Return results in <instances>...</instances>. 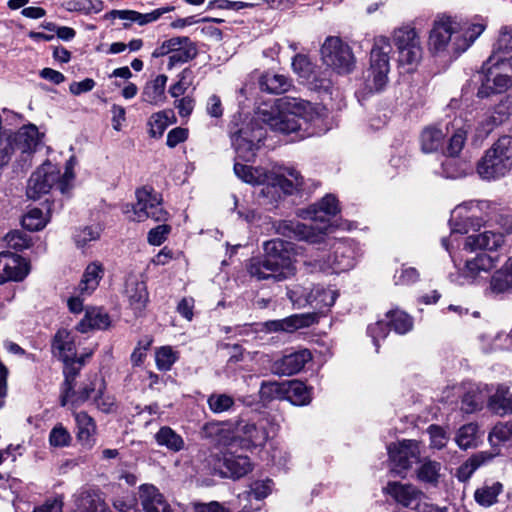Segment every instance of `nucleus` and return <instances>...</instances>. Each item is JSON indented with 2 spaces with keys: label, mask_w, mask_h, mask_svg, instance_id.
Returning a JSON list of instances; mask_svg holds the SVG:
<instances>
[{
  "label": "nucleus",
  "mask_w": 512,
  "mask_h": 512,
  "mask_svg": "<svg viewBox=\"0 0 512 512\" xmlns=\"http://www.w3.org/2000/svg\"><path fill=\"white\" fill-rule=\"evenodd\" d=\"M276 108V112L259 110L255 124L262 123L273 131L293 135V141L313 134L310 124L318 118V113L310 102L285 96L277 99Z\"/></svg>",
  "instance_id": "1"
},
{
  "label": "nucleus",
  "mask_w": 512,
  "mask_h": 512,
  "mask_svg": "<svg viewBox=\"0 0 512 512\" xmlns=\"http://www.w3.org/2000/svg\"><path fill=\"white\" fill-rule=\"evenodd\" d=\"M483 24L467 25L456 17L438 14L429 32L428 47L434 55L457 57L483 33Z\"/></svg>",
  "instance_id": "2"
},
{
  "label": "nucleus",
  "mask_w": 512,
  "mask_h": 512,
  "mask_svg": "<svg viewBox=\"0 0 512 512\" xmlns=\"http://www.w3.org/2000/svg\"><path fill=\"white\" fill-rule=\"evenodd\" d=\"M264 257L250 259L248 272L258 280L282 281L295 273L294 247L291 242L272 239L264 243Z\"/></svg>",
  "instance_id": "3"
},
{
  "label": "nucleus",
  "mask_w": 512,
  "mask_h": 512,
  "mask_svg": "<svg viewBox=\"0 0 512 512\" xmlns=\"http://www.w3.org/2000/svg\"><path fill=\"white\" fill-rule=\"evenodd\" d=\"M392 45L386 36L374 38L370 52V65L364 75V90L367 94L382 91L388 83L390 72V53Z\"/></svg>",
  "instance_id": "4"
},
{
  "label": "nucleus",
  "mask_w": 512,
  "mask_h": 512,
  "mask_svg": "<svg viewBox=\"0 0 512 512\" xmlns=\"http://www.w3.org/2000/svg\"><path fill=\"white\" fill-rule=\"evenodd\" d=\"M512 169V137L503 135L485 151L477 164V173L484 180L504 177Z\"/></svg>",
  "instance_id": "5"
},
{
  "label": "nucleus",
  "mask_w": 512,
  "mask_h": 512,
  "mask_svg": "<svg viewBox=\"0 0 512 512\" xmlns=\"http://www.w3.org/2000/svg\"><path fill=\"white\" fill-rule=\"evenodd\" d=\"M267 425L268 422L264 420L255 423L239 419L233 425L232 436L224 444L233 447L239 442V445L246 449L262 447L270 437L271 431L268 430Z\"/></svg>",
  "instance_id": "6"
},
{
  "label": "nucleus",
  "mask_w": 512,
  "mask_h": 512,
  "mask_svg": "<svg viewBox=\"0 0 512 512\" xmlns=\"http://www.w3.org/2000/svg\"><path fill=\"white\" fill-rule=\"evenodd\" d=\"M322 62L339 74H348L355 67L351 47L339 37L326 38L321 47Z\"/></svg>",
  "instance_id": "7"
},
{
  "label": "nucleus",
  "mask_w": 512,
  "mask_h": 512,
  "mask_svg": "<svg viewBox=\"0 0 512 512\" xmlns=\"http://www.w3.org/2000/svg\"><path fill=\"white\" fill-rule=\"evenodd\" d=\"M490 208L488 201H471L457 206L451 213V233L466 234L470 229H478L485 222L482 212Z\"/></svg>",
  "instance_id": "8"
},
{
  "label": "nucleus",
  "mask_w": 512,
  "mask_h": 512,
  "mask_svg": "<svg viewBox=\"0 0 512 512\" xmlns=\"http://www.w3.org/2000/svg\"><path fill=\"white\" fill-rule=\"evenodd\" d=\"M394 45L399 53V63L416 65L423 54L420 37L416 29L410 25L401 26L392 34Z\"/></svg>",
  "instance_id": "9"
},
{
  "label": "nucleus",
  "mask_w": 512,
  "mask_h": 512,
  "mask_svg": "<svg viewBox=\"0 0 512 512\" xmlns=\"http://www.w3.org/2000/svg\"><path fill=\"white\" fill-rule=\"evenodd\" d=\"M137 202L133 206L134 220L138 222L149 218L156 222H165L169 213L162 206V198L151 187H142L136 191Z\"/></svg>",
  "instance_id": "10"
},
{
  "label": "nucleus",
  "mask_w": 512,
  "mask_h": 512,
  "mask_svg": "<svg viewBox=\"0 0 512 512\" xmlns=\"http://www.w3.org/2000/svg\"><path fill=\"white\" fill-rule=\"evenodd\" d=\"M387 449L391 470L398 475L404 474L414 463L420 462L419 444L415 440L393 443Z\"/></svg>",
  "instance_id": "11"
},
{
  "label": "nucleus",
  "mask_w": 512,
  "mask_h": 512,
  "mask_svg": "<svg viewBox=\"0 0 512 512\" xmlns=\"http://www.w3.org/2000/svg\"><path fill=\"white\" fill-rule=\"evenodd\" d=\"M274 227L276 232L284 237L305 240L309 243L321 242L327 229L326 225L314 227L293 220L278 221Z\"/></svg>",
  "instance_id": "12"
},
{
  "label": "nucleus",
  "mask_w": 512,
  "mask_h": 512,
  "mask_svg": "<svg viewBox=\"0 0 512 512\" xmlns=\"http://www.w3.org/2000/svg\"><path fill=\"white\" fill-rule=\"evenodd\" d=\"M314 262L320 270H332L334 273L348 271L355 265L353 250L344 242H337L332 254H328L327 258H315Z\"/></svg>",
  "instance_id": "13"
},
{
  "label": "nucleus",
  "mask_w": 512,
  "mask_h": 512,
  "mask_svg": "<svg viewBox=\"0 0 512 512\" xmlns=\"http://www.w3.org/2000/svg\"><path fill=\"white\" fill-rule=\"evenodd\" d=\"M495 262L496 258L486 253H479L474 258L466 260L464 267L460 270V276L466 283L481 284L489 278Z\"/></svg>",
  "instance_id": "14"
},
{
  "label": "nucleus",
  "mask_w": 512,
  "mask_h": 512,
  "mask_svg": "<svg viewBox=\"0 0 512 512\" xmlns=\"http://www.w3.org/2000/svg\"><path fill=\"white\" fill-rule=\"evenodd\" d=\"M264 138L263 128L258 127L251 130L246 127L240 129L232 137V143L235 147L237 158L243 161H252L255 152L258 149V143Z\"/></svg>",
  "instance_id": "15"
},
{
  "label": "nucleus",
  "mask_w": 512,
  "mask_h": 512,
  "mask_svg": "<svg viewBox=\"0 0 512 512\" xmlns=\"http://www.w3.org/2000/svg\"><path fill=\"white\" fill-rule=\"evenodd\" d=\"M56 180H58V172H55L50 164L43 165L30 176L26 191L27 196L34 200L40 198L50 191Z\"/></svg>",
  "instance_id": "16"
},
{
  "label": "nucleus",
  "mask_w": 512,
  "mask_h": 512,
  "mask_svg": "<svg viewBox=\"0 0 512 512\" xmlns=\"http://www.w3.org/2000/svg\"><path fill=\"white\" fill-rule=\"evenodd\" d=\"M75 512H111L99 489L85 487L74 495Z\"/></svg>",
  "instance_id": "17"
},
{
  "label": "nucleus",
  "mask_w": 512,
  "mask_h": 512,
  "mask_svg": "<svg viewBox=\"0 0 512 512\" xmlns=\"http://www.w3.org/2000/svg\"><path fill=\"white\" fill-rule=\"evenodd\" d=\"M28 274V266L22 257L11 252L0 253V284L21 281Z\"/></svg>",
  "instance_id": "18"
},
{
  "label": "nucleus",
  "mask_w": 512,
  "mask_h": 512,
  "mask_svg": "<svg viewBox=\"0 0 512 512\" xmlns=\"http://www.w3.org/2000/svg\"><path fill=\"white\" fill-rule=\"evenodd\" d=\"M316 320L315 313L294 314L283 319L266 321L263 326L267 332L293 333L298 329L309 327Z\"/></svg>",
  "instance_id": "19"
},
{
  "label": "nucleus",
  "mask_w": 512,
  "mask_h": 512,
  "mask_svg": "<svg viewBox=\"0 0 512 512\" xmlns=\"http://www.w3.org/2000/svg\"><path fill=\"white\" fill-rule=\"evenodd\" d=\"M482 68L484 71V77L477 92L478 97L486 98L491 94L501 93L512 86V81L491 64L486 65L485 62Z\"/></svg>",
  "instance_id": "20"
},
{
  "label": "nucleus",
  "mask_w": 512,
  "mask_h": 512,
  "mask_svg": "<svg viewBox=\"0 0 512 512\" xmlns=\"http://www.w3.org/2000/svg\"><path fill=\"white\" fill-rule=\"evenodd\" d=\"M138 494L144 512H173L164 495L153 484L140 485Z\"/></svg>",
  "instance_id": "21"
},
{
  "label": "nucleus",
  "mask_w": 512,
  "mask_h": 512,
  "mask_svg": "<svg viewBox=\"0 0 512 512\" xmlns=\"http://www.w3.org/2000/svg\"><path fill=\"white\" fill-rule=\"evenodd\" d=\"M311 359V353L307 349L294 351L276 360L272 370L278 375H294L300 372Z\"/></svg>",
  "instance_id": "22"
},
{
  "label": "nucleus",
  "mask_w": 512,
  "mask_h": 512,
  "mask_svg": "<svg viewBox=\"0 0 512 512\" xmlns=\"http://www.w3.org/2000/svg\"><path fill=\"white\" fill-rule=\"evenodd\" d=\"M385 490L395 501L411 510L419 500L424 499V493L412 484L389 482Z\"/></svg>",
  "instance_id": "23"
},
{
  "label": "nucleus",
  "mask_w": 512,
  "mask_h": 512,
  "mask_svg": "<svg viewBox=\"0 0 512 512\" xmlns=\"http://www.w3.org/2000/svg\"><path fill=\"white\" fill-rule=\"evenodd\" d=\"M338 212V202L335 196L328 194L324 196L319 203L313 204L305 210H301L299 216L304 219H311L315 222L326 223L331 216H335Z\"/></svg>",
  "instance_id": "24"
},
{
  "label": "nucleus",
  "mask_w": 512,
  "mask_h": 512,
  "mask_svg": "<svg viewBox=\"0 0 512 512\" xmlns=\"http://www.w3.org/2000/svg\"><path fill=\"white\" fill-rule=\"evenodd\" d=\"M198 54V48L187 36H177L172 54L168 58L167 68L172 69L177 65L185 64L193 60Z\"/></svg>",
  "instance_id": "25"
},
{
  "label": "nucleus",
  "mask_w": 512,
  "mask_h": 512,
  "mask_svg": "<svg viewBox=\"0 0 512 512\" xmlns=\"http://www.w3.org/2000/svg\"><path fill=\"white\" fill-rule=\"evenodd\" d=\"M90 355L91 353H87L85 355L71 359V361H63L65 365L63 370L65 380L62 385V393L60 396L61 406H66L70 398V394H74L75 380L79 374V371L84 365L85 357H89Z\"/></svg>",
  "instance_id": "26"
},
{
  "label": "nucleus",
  "mask_w": 512,
  "mask_h": 512,
  "mask_svg": "<svg viewBox=\"0 0 512 512\" xmlns=\"http://www.w3.org/2000/svg\"><path fill=\"white\" fill-rule=\"evenodd\" d=\"M503 243V233L484 231L483 233L468 236L465 240V249H469L471 251L476 249L496 251L503 245Z\"/></svg>",
  "instance_id": "27"
},
{
  "label": "nucleus",
  "mask_w": 512,
  "mask_h": 512,
  "mask_svg": "<svg viewBox=\"0 0 512 512\" xmlns=\"http://www.w3.org/2000/svg\"><path fill=\"white\" fill-rule=\"evenodd\" d=\"M223 467L226 469L224 472L231 478H241L252 470V464L248 456L237 455L231 450H227L223 454Z\"/></svg>",
  "instance_id": "28"
},
{
  "label": "nucleus",
  "mask_w": 512,
  "mask_h": 512,
  "mask_svg": "<svg viewBox=\"0 0 512 512\" xmlns=\"http://www.w3.org/2000/svg\"><path fill=\"white\" fill-rule=\"evenodd\" d=\"M52 349L54 355L62 361H71V359L78 357L73 337L65 329L59 330L55 334Z\"/></svg>",
  "instance_id": "29"
},
{
  "label": "nucleus",
  "mask_w": 512,
  "mask_h": 512,
  "mask_svg": "<svg viewBox=\"0 0 512 512\" xmlns=\"http://www.w3.org/2000/svg\"><path fill=\"white\" fill-rule=\"evenodd\" d=\"M504 486L499 481H485L474 492L475 502L484 508L491 507L498 503V497L503 493Z\"/></svg>",
  "instance_id": "30"
},
{
  "label": "nucleus",
  "mask_w": 512,
  "mask_h": 512,
  "mask_svg": "<svg viewBox=\"0 0 512 512\" xmlns=\"http://www.w3.org/2000/svg\"><path fill=\"white\" fill-rule=\"evenodd\" d=\"M167 76L158 75L154 80L147 82L141 93V101L150 105H160L165 101V87Z\"/></svg>",
  "instance_id": "31"
},
{
  "label": "nucleus",
  "mask_w": 512,
  "mask_h": 512,
  "mask_svg": "<svg viewBox=\"0 0 512 512\" xmlns=\"http://www.w3.org/2000/svg\"><path fill=\"white\" fill-rule=\"evenodd\" d=\"M272 185L280 188L286 195H293L302 189L303 177L296 169L286 168L283 174L272 179Z\"/></svg>",
  "instance_id": "32"
},
{
  "label": "nucleus",
  "mask_w": 512,
  "mask_h": 512,
  "mask_svg": "<svg viewBox=\"0 0 512 512\" xmlns=\"http://www.w3.org/2000/svg\"><path fill=\"white\" fill-rule=\"evenodd\" d=\"M12 139L14 146L23 153L34 151L40 142L39 131L33 124L20 128Z\"/></svg>",
  "instance_id": "33"
},
{
  "label": "nucleus",
  "mask_w": 512,
  "mask_h": 512,
  "mask_svg": "<svg viewBox=\"0 0 512 512\" xmlns=\"http://www.w3.org/2000/svg\"><path fill=\"white\" fill-rule=\"evenodd\" d=\"M110 325V317L101 308H87L84 318L77 325L81 333H86L91 329H106Z\"/></svg>",
  "instance_id": "34"
},
{
  "label": "nucleus",
  "mask_w": 512,
  "mask_h": 512,
  "mask_svg": "<svg viewBox=\"0 0 512 512\" xmlns=\"http://www.w3.org/2000/svg\"><path fill=\"white\" fill-rule=\"evenodd\" d=\"M259 85L262 91L281 94L292 87V80L286 75L268 71L260 77Z\"/></svg>",
  "instance_id": "35"
},
{
  "label": "nucleus",
  "mask_w": 512,
  "mask_h": 512,
  "mask_svg": "<svg viewBox=\"0 0 512 512\" xmlns=\"http://www.w3.org/2000/svg\"><path fill=\"white\" fill-rule=\"evenodd\" d=\"M494 456L495 454L488 451H480L473 454L457 469L456 476L458 480L466 482L480 466L491 461Z\"/></svg>",
  "instance_id": "36"
},
{
  "label": "nucleus",
  "mask_w": 512,
  "mask_h": 512,
  "mask_svg": "<svg viewBox=\"0 0 512 512\" xmlns=\"http://www.w3.org/2000/svg\"><path fill=\"white\" fill-rule=\"evenodd\" d=\"M125 292L131 307L135 311L141 312L148 301V292L145 283L137 279H129L126 282Z\"/></svg>",
  "instance_id": "37"
},
{
  "label": "nucleus",
  "mask_w": 512,
  "mask_h": 512,
  "mask_svg": "<svg viewBox=\"0 0 512 512\" xmlns=\"http://www.w3.org/2000/svg\"><path fill=\"white\" fill-rule=\"evenodd\" d=\"M103 274L104 268L100 263L89 264L77 288L80 295H90L98 287Z\"/></svg>",
  "instance_id": "38"
},
{
  "label": "nucleus",
  "mask_w": 512,
  "mask_h": 512,
  "mask_svg": "<svg viewBox=\"0 0 512 512\" xmlns=\"http://www.w3.org/2000/svg\"><path fill=\"white\" fill-rule=\"evenodd\" d=\"M77 426V439L83 444L91 446L93 436L96 434L97 426L94 419L86 412L74 413Z\"/></svg>",
  "instance_id": "39"
},
{
  "label": "nucleus",
  "mask_w": 512,
  "mask_h": 512,
  "mask_svg": "<svg viewBox=\"0 0 512 512\" xmlns=\"http://www.w3.org/2000/svg\"><path fill=\"white\" fill-rule=\"evenodd\" d=\"M488 407L501 416L512 413V394L509 393L508 387L498 385L496 392L488 400Z\"/></svg>",
  "instance_id": "40"
},
{
  "label": "nucleus",
  "mask_w": 512,
  "mask_h": 512,
  "mask_svg": "<svg viewBox=\"0 0 512 512\" xmlns=\"http://www.w3.org/2000/svg\"><path fill=\"white\" fill-rule=\"evenodd\" d=\"M337 297L338 293L336 290L317 285L313 287L311 300H309V306H311L314 310L323 312L324 310H327L334 305Z\"/></svg>",
  "instance_id": "41"
},
{
  "label": "nucleus",
  "mask_w": 512,
  "mask_h": 512,
  "mask_svg": "<svg viewBox=\"0 0 512 512\" xmlns=\"http://www.w3.org/2000/svg\"><path fill=\"white\" fill-rule=\"evenodd\" d=\"M156 443L169 451L179 452L184 448V440L171 427L163 426L154 435Z\"/></svg>",
  "instance_id": "42"
},
{
  "label": "nucleus",
  "mask_w": 512,
  "mask_h": 512,
  "mask_svg": "<svg viewBox=\"0 0 512 512\" xmlns=\"http://www.w3.org/2000/svg\"><path fill=\"white\" fill-rule=\"evenodd\" d=\"M294 405L302 406L310 402V392L306 385L297 380L285 381V397Z\"/></svg>",
  "instance_id": "43"
},
{
  "label": "nucleus",
  "mask_w": 512,
  "mask_h": 512,
  "mask_svg": "<svg viewBox=\"0 0 512 512\" xmlns=\"http://www.w3.org/2000/svg\"><path fill=\"white\" fill-rule=\"evenodd\" d=\"M441 467L440 462L425 458L416 471L418 480L436 487L441 476Z\"/></svg>",
  "instance_id": "44"
},
{
  "label": "nucleus",
  "mask_w": 512,
  "mask_h": 512,
  "mask_svg": "<svg viewBox=\"0 0 512 512\" xmlns=\"http://www.w3.org/2000/svg\"><path fill=\"white\" fill-rule=\"evenodd\" d=\"M490 289L495 293H504L512 289V257L509 258L503 269L491 277Z\"/></svg>",
  "instance_id": "45"
},
{
  "label": "nucleus",
  "mask_w": 512,
  "mask_h": 512,
  "mask_svg": "<svg viewBox=\"0 0 512 512\" xmlns=\"http://www.w3.org/2000/svg\"><path fill=\"white\" fill-rule=\"evenodd\" d=\"M445 133L436 126H428L421 133V147L425 153L437 151L443 145Z\"/></svg>",
  "instance_id": "46"
},
{
  "label": "nucleus",
  "mask_w": 512,
  "mask_h": 512,
  "mask_svg": "<svg viewBox=\"0 0 512 512\" xmlns=\"http://www.w3.org/2000/svg\"><path fill=\"white\" fill-rule=\"evenodd\" d=\"M234 173L242 181L248 184H261L266 179V174L262 168H254L239 162L234 164Z\"/></svg>",
  "instance_id": "47"
},
{
  "label": "nucleus",
  "mask_w": 512,
  "mask_h": 512,
  "mask_svg": "<svg viewBox=\"0 0 512 512\" xmlns=\"http://www.w3.org/2000/svg\"><path fill=\"white\" fill-rule=\"evenodd\" d=\"M386 318H387V321H388L390 327L397 334H401V335L406 334L413 327L412 318L404 311H400V310L388 311L386 314Z\"/></svg>",
  "instance_id": "48"
},
{
  "label": "nucleus",
  "mask_w": 512,
  "mask_h": 512,
  "mask_svg": "<svg viewBox=\"0 0 512 512\" xmlns=\"http://www.w3.org/2000/svg\"><path fill=\"white\" fill-rule=\"evenodd\" d=\"M271 480L255 482L251 488L238 495L239 501L251 502L255 500L257 504L266 498L271 492Z\"/></svg>",
  "instance_id": "49"
},
{
  "label": "nucleus",
  "mask_w": 512,
  "mask_h": 512,
  "mask_svg": "<svg viewBox=\"0 0 512 512\" xmlns=\"http://www.w3.org/2000/svg\"><path fill=\"white\" fill-rule=\"evenodd\" d=\"M478 425L468 423L459 428L455 441L461 449L475 447L478 441Z\"/></svg>",
  "instance_id": "50"
},
{
  "label": "nucleus",
  "mask_w": 512,
  "mask_h": 512,
  "mask_svg": "<svg viewBox=\"0 0 512 512\" xmlns=\"http://www.w3.org/2000/svg\"><path fill=\"white\" fill-rule=\"evenodd\" d=\"M313 287L299 284L292 285L287 289V296L295 308H304L309 305Z\"/></svg>",
  "instance_id": "51"
},
{
  "label": "nucleus",
  "mask_w": 512,
  "mask_h": 512,
  "mask_svg": "<svg viewBox=\"0 0 512 512\" xmlns=\"http://www.w3.org/2000/svg\"><path fill=\"white\" fill-rule=\"evenodd\" d=\"M207 404L213 413L220 414L232 410L235 400L226 393H212L207 399Z\"/></svg>",
  "instance_id": "52"
},
{
  "label": "nucleus",
  "mask_w": 512,
  "mask_h": 512,
  "mask_svg": "<svg viewBox=\"0 0 512 512\" xmlns=\"http://www.w3.org/2000/svg\"><path fill=\"white\" fill-rule=\"evenodd\" d=\"M489 441L493 446L512 445V422L497 423L489 433Z\"/></svg>",
  "instance_id": "53"
},
{
  "label": "nucleus",
  "mask_w": 512,
  "mask_h": 512,
  "mask_svg": "<svg viewBox=\"0 0 512 512\" xmlns=\"http://www.w3.org/2000/svg\"><path fill=\"white\" fill-rule=\"evenodd\" d=\"M260 398L263 401H270L273 399H284L285 397V382L264 381L259 390Z\"/></svg>",
  "instance_id": "54"
},
{
  "label": "nucleus",
  "mask_w": 512,
  "mask_h": 512,
  "mask_svg": "<svg viewBox=\"0 0 512 512\" xmlns=\"http://www.w3.org/2000/svg\"><path fill=\"white\" fill-rule=\"evenodd\" d=\"M47 219L39 208H31L22 218V226L29 231H39L46 226Z\"/></svg>",
  "instance_id": "55"
},
{
  "label": "nucleus",
  "mask_w": 512,
  "mask_h": 512,
  "mask_svg": "<svg viewBox=\"0 0 512 512\" xmlns=\"http://www.w3.org/2000/svg\"><path fill=\"white\" fill-rule=\"evenodd\" d=\"M467 139V130L464 127L457 128L450 136L446 148L448 157H456L462 151Z\"/></svg>",
  "instance_id": "56"
},
{
  "label": "nucleus",
  "mask_w": 512,
  "mask_h": 512,
  "mask_svg": "<svg viewBox=\"0 0 512 512\" xmlns=\"http://www.w3.org/2000/svg\"><path fill=\"white\" fill-rule=\"evenodd\" d=\"M148 125L150 127L149 134L153 138H159L164 133L165 129L169 125V118L167 111H160L154 113L149 121Z\"/></svg>",
  "instance_id": "57"
},
{
  "label": "nucleus",
  "mask_w": 512,
  "mask_h": 512,
  "mask_svg": "<svg viewBox=\"0 0 512 512\" xmlns=\"http://www.w3.org/2000/svg\"><path fill=\"white\" fill-rule=\"evenodd\" d=\"M177 359V353L170 346H163L156 351V365L161 371H169Z\"/></svg>",
  "instance_id": "58"
},
{
  "label": "nucleus",
  "mask_w": 512,
  "mask_h": 512,
  "mask_svg": "<svg viewBox=\"0 0 512 512\" xmlns=\"http://www.w3.org/2000/svg\"><path fill=\"white\" fill-rule=\"evenodd\" d=\"M467 165L457 161L455 157H449L442 163V173L447 178H459L466 174Z\"/></svg>",
  "instance_id": "59"
},
{
  "label": "nucleus",
  "mask_w": 512,
  "mask_h": 512,
  "mask_svg": "<svg viewBox=\"0 0 512 512\" xmlns=\"http://www.w3.org/2000/svg\"><path fill=\"white\" fill-rule=\"evenodd\" d=\"M7 245L15 250H24L31 245V237L24 231L15 230L5 236Z\"/></svg>",
  "instance_id": "60"
},
{
  "label": "nucleus",
  "mask_w": 512,
  "mask_h": 512,
  "mask_svg": "<svg viewBox=\"0 0 512 512\" xmlns=\"http://www.w3.org/2000/svg\"><path fill=\"white\" fill-rule=\"evenodd\" d=\"M14 149L12 135L6 132L0 133V169L9 163Z\"/></svg>",
  "instance_id": "61"
},
{
  "label": "nucleus",
  "mask_w": 512,
  "mask_h": 512,
  "mask_svg": "<svg viewBox=\"0 0 512 512\" xmlns=\"http://www.w3.org/2000/svg\"><path fill=\"white\" fill-rule=\"evenodd\" d=\"M512 115V96H505L494 109L492 116L495 124H501Z\"/></svg>",
  "instance_id": "62"
},
{
  "label": "nucleus",
  "mask_w": 512,
  "mask_h": 512,
  "mask_svg": "<svg viewBox=\"0 0 512 512\" xmlns=\"http://www.w3.org/2000/svg\"><path fill=\"white\" fill-rule=\"evenodd\" d=\"M71 439L69 431L62 424L56 425L49 434V442L54 447L68 446Z\"/></svg>",
  "instance_id": "63"
},
{
  "label": "nucleus",
  "mask_w": 512,
  "mask_h": 512,
  "mask_svg": "<svg viewBox=\"0 0 512 512\" xmlns=\"http://www.w3.org/2000/svg\"><path fill=\"white\" fill-rule=\"evenodd\" d=\"M495 52L512 51V28L504 26L500 29L498 39L494 44Z\"/></svg>",
  "instance_id": "64"
}]
</instances>
